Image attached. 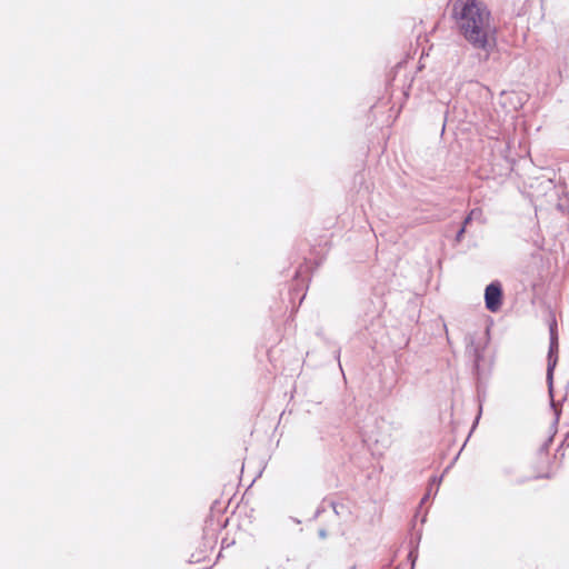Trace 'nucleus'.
I'll return each mask as SVG.
<instances>
[{"instance_id": "obj_6", "label": "nucleus", "mask_w": 569, "mask_h": 569, "mask_svg": "<svg viewBox=\"0 0 569 569\" xmlns=\"http://www.w3.org/2000/svg\"><path fill=\"white\" fill-rule=\"evenodd\" d=\"M473 356H475L476 366H478V361H479L480 355H479V351L477 349L473 350Z\"/></svg>"}, {"instance_id": "obj_9", "label": "nucleus", "mask_w": 569, "mask_h": 569, "mask_svg": "<svg viewBox=\"0 0 569 569\" xmlns=\"http://www.w3.org/2000/svg\"><path fill=\"white\" fill-rule=\"evenodd\" d=\"M319 536H320L321 538H326L327 533H326V531L322 529V530H320V531H319Z\"/></svg>"}, {"instance_id": "obj_8", "label": "nucleus", "mask_w": 569, "mask_h": 569, "mask_svg": "<svg viewBox=\"0 0 569 569\" xmlns=\"http://www.w3.org/2000/svg\"><path fill=\"white\" fill-rule=\"evenodd\" d=\"M409 557L412 559L411 569L415 567L416 557L413 558V552L409 553Z\"/></svg>"}, {"instance_id": "obj_5", "label": "nucleus", "mask_w": 569, "mask_h": 569, "mask_svg": "<svg viewBox=\"0 0 569 569\" xmlns=\"http://www.w3.org/2000/svg\"><path fill=\"white\" fill-rule=\"evenodd\" d=\"M465 231H466V228H465V226H462V227L460 228V230L457 232V234H456V240H457L458 242H460V241L462 240V237H463Z\"/></svg>"}, {"instance_id": "obj_3", "label": "nucleus", "mask_w": 569, "mask_h": 569, "mask_svg": "<svg viewBox=\"0 0 569 569\" xmlns=\"http://www.w3.org/2000/svg\"><path fill=\"white\" fill-rule=\"evenodd\" d=\"M502 288L499 281H492L486 287L485 290V302L486 308L491 312H496L501 307Z\"/></svg>"}, {"instance_id": "obj_4", "label": "nucleus", "mask_w": 569, "mask_h": 569, "mask_svg": "<svg viewBox=\"0 0 569 569\" xmlns=\"http://www.w3.org/2000/svg\"><path fill=\"white\" fill-rule=\"evenodd\" d=\"M441 479H442L441 477L440 478H437V477L431 478L429 487L427 489V492L423 496V498L421 499V503H425L430 498L431 495L436 496V493L438 492Z\"/></svg>"}, {"instance_id": "obj_7", "label": "nucleus", "mask_w": 569, "mask_h": 569, "mask_svg": "<svg viewBox=\"0 0 569 569\" xmlns=\"http://www.w3.org/2000/svg\"><path fill=\"white\" fill-rule=\"evenodd\" d=\"M471 214H472V212H471L469 216H467V217L465 218V220H463V224H462V226H465V228H466V227H467V224L471 221V219H472V218H471Z\"/></svg>"}, {"instance_id": "obj_2", "label": "nucleus", "mask_w": 569, "mask_h": 569, "mask_svg": "<svg viewBox=\"0 0 569 569\" xmlns=\"http://www.w3.org/2000/svg\"><path fill=\"white\" fill-rule=\"evenodd\" d=\"M550 333V342L549 350L547 356V382L549 387V392H552V383H553V371L558 362V335H557V325L556 322L550 325L549 328Z\"/></svg>"}, {"instance_id": "obj_1", "label": "nucleus", "mask_w": 569, "mask_h": 569, "mask_svg": "<svg viewBox=\"0 0 569 569\" xmlns=\"http://www.w3.org/2000/svg\"><path fill=\"white\" fill-rule=\"evenodd\" d=\"M455 14L463 38L488 56L496 47L497 28L487 6L478 0H463L455 4Z\"/></svg>"}]
</instances>
